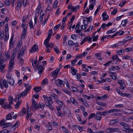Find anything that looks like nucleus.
I'll list each match as a JSON object with an SVG mask.
<instances>
[{
  "label": "nucleus",
  "instance_id": "nucleus-55",
  "mask_svg": "<svg viewBox=\"0 0 133 133\" xmlns=\"http://www.w3.org/2000/svg\"><path fill=\"white\" fill-rule=\"evenodd\" d=\"M22 45V44L20 42H18L16 46V48L18 49H19L21 47Z\"/></svg>",
  "mask_w": 133,
  "mask_h": 133
},
{
  "label": "nucleus",
  "instance_id": "nucleus-50",
  "mask_svg": "<svg viewBox=\"0 0 133 133\" xmlns=\"http://www.w3.org/2000/svg\"><path fill=\"white\" fill-rule=\"evenodd\" d=\"M28 2V0H23V5L24 6H25Z\"/></svg>",
  "mask_w": 133,
  "mask_h": 133
},
{
  "label": "nucleus",
  "instance_id": "nucleus-42",
  "mask_svg": "<svg viewBox=\"0 0 133 133\" xmlns=\"http://www.w3.org/2000/svg\"><path fill=\"white\" fill-rule=\"evenodd\" d=\"M92 4H90L89 6V9L91 10H93L94 8V5H95L96 3L94 4L93 3H91Z\"/></svg>",
  "mask_w": 133,
  "mask_h": 133
},
{
  "label": "nucleus",
  "instance_id": "nucleus-5",
  "mask_svg": "<svg viewBox=\"0 0 133 133\" xmlns=\"http://www.w3.org/2000/svg\"><path fill=\"white\" fill-rule=\"evenodd\" d=\"M118 83L120 85V88L121 89L123 90L125 86V84L123 81L121 80L118 81Z\"/></svg>",
  "mask_w": 133,
  "mask_h": 133
},
{
  "label": "nucleus",
  "instance_id": "nucleus-64",
  "mask_svg": "<svg viewBox=\"0 0 133 133\" xmlns=\"http://www.w3.org/2000/svg\"><path fill=\"white\" fill-rule=\"evenodd\" d=\"M5 4L7 6H9L10 4V1L9 0H6L5 2Z\"/></svg>",
  "mask_w": 133,
  "mask_h": 133
},
{
  "label": "nucleus",
  "instance_id": "nucleus-24",
  "mask_svg": "<svg viewBox=\"0 0 133 133\" xmlns=\"http://www.w3.org/2000/svg\"><path fill=\"white\" fill-rule=\"evenodd\" d=\"M119 124L122 126L124 128V129H125L126 127H127L129 125L128 124L126 123H124V122H121L119 123Z\"/></svg>",
  "mask_w": 133,
  "mask_h": 133
},
{
  "label": "nucleus",
  "instance_id": "nucleus-10",
  "mask_svg": "<svg viewBox=\"0 0 133 133\" xmlns=\"http://www.w3.org/2000/svg\"><path fill=\"white\" fill-rule=\"evenodd\" d=\"M106 12H104L102 14V16L103 17V20L105 21L108 20L109 18V17L108 15H107Z\"/></svg>",
  "mask_w": 133,
  "mask_h": 133
},
{
  "label": "nucleus",
  "instance_id": "nucleus-27",
  "mask_svg": "<svg viewBox=\"0 0 133 133\" xmlns=\"http://www.w3.org/2000/svg\"><path fill=\"white\" fill-rule=\"evenodd\" d=\"M2 83L3 85L6 88H8V85L6 82V81L5 79L3 80Z\"/></svg>",
  "mask_w": 133,
  "mask_h": 133
},
{
  "label": "nucleus",
  "instance_id": "nucleus-38",
  "mask_svg": "<svg viewBox=\"0 0 133 133\" xmlns=\"http://www.w3.org/2000/svg\"><path fill=\"white\" fill-rule=\"evenodd\" d=\"M128 22V20L127 19L125 20H123L121 22V24L122 26H124L126 24H127Z\"/></svg>",
  "mask_w": 133,
  "mask_h": 133
},
{
  "label": "nucleus",
  "instance_id": "nucleus-58",
  "mask_svg": "<svg viewBox=\"0 0 133 133\" xmlns=\"http://www.w3.org/2000/svg\"><path fill=\"white\" fill-rule=\"evenodd\" d=\"M126 2V1H125L124 2L123 1L121 3H119V6L121 7H122L125 4V3Z\"/></svg>",
  "mask_w": 133,
  "mask_h": 133
},
{
  "label": "nucleus",
  "instance_id": "nucleus-33",
  "mask_svg": "<svg viewBox=\"0 0 133 133\" xmlns=\"http://www.w3.org/2000/svg\"><path fill=\"white\" fill-rule=\"evenodd\" d=\"M24 54L21 51L19 53H18L17 54L18 56H17V59H19L21 57H23L24 55Z\"/></svg>",
  "mask_w": 133,
  "mask_h": 133
},
{
  "label": "nucleus",
  "instance_id": "nucleus-57",
  "mask_svg": "<svg viewBox=\"0 0 133 133\" xmlns=\"http://www.w3.org/2000/svg\"><path fill=\"white\" fill-rule=\"evenodd\" d=\"M8 131L6 129H4L0 132V133H8Z\"/></svg>",
  "mask_w": 133,
  "mask_h": 133
},
{
  "label": "nucleus",
  "instance_id": "nucleus-17",
  "mask_svg": "<svg viewBox=\"0 0 133 133\" xmlns=\"http://www.w3.org/2000/svg\"><path fill=\"white\" fill-rule=\"evenodd\" d=\"M43 69V68L42 65H40L38 67V72L39 74H42Z\"/></svg>",
  "mask_w": 133,
  "mask_h": 133
},
{
  "label": "nucleus",
  "instance_id": "nucleus-62",
  "mask_svg": "<svg viewBox=\"0 0 133 133\" xmlns=\"http://www.w3.org/2000/svg\"><path fill=\"white\" fill-rule=\"evenodd\" d=\"M123 105L122 104H119L115 105V107L116 108L122 107H123Z\"/></svg>",
  "mask_w": 133,
  "mask_h": 133
},
{
  "label": "nucleus",
  "instance_id": "nucleus-13",
  "mask_svg": "<svg viewBox=\"0 0 133 133\" xmlns=\"http://www.w3.org/2000/svg\"><path fill=\"white\" fill-rule=\"evenodd\" d=\"M122 42L121 41H119L118 43L116 44H114L113 45H112L111 46V48H114V47H118V46L120 45H121L122 44Z\"/></svg>",
  "mask_w": 133,
  "mask_h": 133
},
{
  "label": "nucleus",
  "instance_id": "nucleus-21",
  "mask_svg": "<svg viewBox=\"0 0 133 133\" xmlns=\"http://www.w3.org/2000/svg\"><path fill=\"white\" fill-rule=\"evenodd\" d=\"M116 28H114L112 29L111 30H108L107 32V34H109L110 33H113L115 32L116 30Z\"/></svg>",
  "mask_w": 133,
  "mask_h": 133
},
{
  "label": "nucleus",
  "instance_id": "nucleus-56",
  "mask_svg": "<svg viewBox=\"0 0 133 133\" xmlns=\"http://www.w3.org/2000/svg\"><path fill=\"white\" fill-rule=\"evenodd\" d=\"M5 120L3 119H2L0 122V124L2 125V126L3 127L4 124H5Z\"/></svg>",
  "mask_w": 133,
  "mask_h": 133
},
{
  "label": "nucleus",
  "instance_id": "nucleus-23",
  "mask_svg": "<svg viewBox=\"0 0 133 133\" xmlns=\"http://www.w3.org/2000/svg\"><path fill=\"white\" fill-rule=\"evenodd\" d=\"M41 89V87H34V90L36 91V94H38V92Z\"/></svg>",
  "mask_w": 133,
  "mask_h": 133
},
{
  "label": "nucleus",
  "instance_id": "nucleus-43",
  "mask_svg": "<svg viewBox=\"0 0 133 133\" xmlns=\"http://www.w3.org/2000/svg\"><path fill=\"white\" fill-rule=\"evenodd\" d=\"M6 118L7 120L11 119L12 118L11 114H8L6 116Z\"/></svg>",
  "mask_w": 133,
  "mask_h": 133
},
{
  "label": "nucleus",
  "instance_id": "nucleus-28",
  "mask_svg": "<svg viewBox=\"0 0 133 133\" xmlns=\"http://www.w3.org/2000/svg\"><path fill=\"white\" fill-rule=\"evenodd\" d=\"M11 125V124L10 123H5L4 124L3 128H4L7 127H10Z\"/></svg>",
  "mask_w": 133,
  "mask_h": 133
},
{
  "label": "nucleus",
  "instance_id": "nucleus-39",
  "mask_svg": "<svg viewBox=\"0 0 133 133\" xmlns=\"http://www.w3.org/2000/svg\"><path fill=\"white\" fill-rule=\"evenodd\" d=\"M50 123H48V124L46 126V127L47 129L49 130H51L52 128L51 126L49 124Z\"/></svg>",
  "mask_w": 133,
  "mask_h": 133
},
{
  "label": "nucleus",
  "instance_id": "nucleus-46",
  "mask_svg": "<svg viewBox=\"0 0 133 133\" xmlns=\"http://www.w3.org/2000/svg\"><path fill=\"white\" fill-rule=\"evenodd\" d=\"M97 103L98 105H99L102 106H105L106 105L105 103H103L99 101H98L97 102Z\"/></svg>",
  "mask_w": 133,
  "mask_h": 133
},
{
  "label": "nucleus",
  "instance_id": "nucleus-49",
  "mask_svg": "<svg viewBox=\"0 0 133 133\" xmlns=\"http://www.w3.org/2000/svg\"><path fill=\"white\" fill-rule=\"evenodd\" d=\"M60 26V24H58L57 25H56L54 28V30L55 31H56L58 28Z\"/></svg>",
  "mask_w": 133,
  "mask_h": 133
},
{
  "label": "nucleus",
  "instance_id": "nucleus-16",
  "mask_svg": "<svg viewBox=\"0 0 133 133\" xmlns=\"http://www.w3.org/2000/svg\"><path fill=\"white\" fill-rule=\"evenodd\" d=\"M17 50L16 49L13 50L12 54L11 55V58L14 59L15 56H16V52Z\"/></svg>",
  "mask_w": 133,
  "mask_h": 133
},
{
  "label": "nucleus",
  "instance_id": "nucleus-8",
  "mask_svg": "<svg viewBox=\"0 0 133 133\" xmlns=\"http://www.w3.org/2000/svg\"><path fill=\"white\" fill-rule=\"evenodd\" d=\"M38 46L37 44H34L31 48L30 52L31 53L35 52L38 50Z\"/></svg>",
  "mask_w": 133,
  "mask_h": 133
},
{
  "label": "nucleus",
  "instance_id": "nucleus-7",
  "mask_svg": "<svg viewBox=\"0 0 133 133\" xmlns=\"http://www.w3.org/2000/svg\"><path fill=\"white\" fill-rule=\"evenodd\" d=\"M14 59H13L11 58V59L9 62V70H12V66H14Z\"/></svg>",
  "mask_w": 133,
  "mask_h": 133
},
{
  "label": "nucleus",
  "instance_id": "nucleus-54",
  "mask_svg": "<svg viewBox=\"0 0 133 133\" xmlns=\"http://www.w3.org/2000/svg\"><path fill=\"white\" fill-rule=\"evenodd\" d=\"M52 98L51 97H48L47 99V100L48 101V102H51V103H53V102L52 101L51 99Z\"/></svg>",
  "mask_w": 133,
  "mask_h": 133
},
{
  "label": "nucleus",
  "instance_id": "nucleus-48",
  "mask_svg": "<svg viewBox=\"0 0 133 133\" xmlns=\"http://www.w3.org/2000/svg\"><path fill=\"white\" fill-rule=\"evenodd\" d=\"M117 12V10L115 9L114 10L111 12V14L113 15H115Z\"/></svg>",
  "mask_w": 133,
  "mask_h": 133
},
{
  "label": "nucleus",
  "instance_id": "nucleus-29",
  "mask_svg": "<svg viewBox=\"0 0 133 133\" xmlns=\"http://www.w3.org/2000/svg\"><path fill=\"white\" fill-rule=\"evenodd\" d=\"M56 102L59 105H60L61 107H62L63 105V103L62 101L58 99H56Z\"/></svg>",
  "mask_w": 133,
  "mask_h": 133
},
{
  "label": "nucleus",
  "instance_id": "nucleus-1",
  "mask_svg": "<svg viewBox=\"0 0 133 133\" xmlns=\"http://www.w3.org/2000/svg\"><path fill=\"white\" fill-rule=\"evenodd\" d=\"M2 98L0 99V104L1 105H2V107L5 109H11L12 107L11 105H8L7 103H4L5 100Z\"/></svg>",
  "mask_w": 133,
  "mask_h": 133
},
{
  "label": "nucleus",
  "instance_id": "nucleus-12",
  "mask_svg": "<svg viewBox=\"0 0 133 133\" xmlns=\"http://www.w3.org/2000/svg\"><path fill=\"white\" fill-rule=\"evenodd\" d=\"M26 105L27 110V115L26 116V119L28 120V119L30 115V110H29V104H26Z\"/></svg>",
  "mask_w": 133,
  "mask_h": 133
},
{
  "label": "nucleus",
  "instance_id": "nucleus-61",
  "mask_svg": "<svg viewBox=\"0 0 133 133\" xmlns=\"http://www.w3.org/2000/svg\"><path fill=\"white\" fill-rule=\"evenodd\" d=\"M26 112V109L25 108H23L21 112L22 113V115H24L25 114Z\"/></svg>",
  "mask_w": 133,
  "mask_h": 133
},
{
  "label": "nucleus",
  "instance_id": "nucleus-45",
  "mask_svg": "<svg viewBox=\"0 0 133 133\" xmlns=\"http://www.w3.org/2000/svg\"><path fill=\"white\" fill-rule=\"evenodd\" d=\"M62 91L64 93L67 94L69 95H71V93L69 91H68L65 89H63V90Z\"/></svg>",
  "mask_w": 133,
  "mask_h": 133
},
{
  "label": "nucleus",
  "instance_id": "nucleus-2",
  "mask_svg": "<svg viewBox=\"0 0 133 133\" xmlns=\"http://www.w3.org/2000/svg\"><path fill=\"white\" fill-rule=\"evenodd\" d=\"M2 56V53L0 52V70L2 71L5 66V64L3 65L5 62V61L3 59H1Z\"/></svg>",
  "mask_w": 133,
  "mask_h": 133
},
{
  "label": "nucleus",
  "instance_id": "nucleus-63",
  "mask_svg": "<svg viewBox=\"0 0 133 133\" xmlns=\"http://www.w3.org/2000/svg\"><path fill=\"white\" fill-rule=\"evenodd\" d=\"M6 76L7 78L10 79L11 76V74L10 73H8L6 74Z\"/></svg>",
  "mask_w": 133,
  "mask_h": 133
},
{
  "label": "nucleus",
  "instance_id": "nucleus-22",
  "mask_svg": "<svg viewBox=\"0 0 133 133\" xmlns=\"http://www.w3.org/2000/svg\"><path fill=\"white\" fill-rule=\"evenodd\" d=\"M120 69V68L118 66H112L109 68L110 70H113L114 69L118 70Z\"/></svg>",
  "mask_w": 133,
  "mask_h": 133
},
{
  "label": "nucleus",
  "instance_id": "nucleus-34",
  "mask_svg": "<svg viewBox=\"0 0 133 133\" xmlns=\"http://www.w3.org/2000/svg\"><path fill=\"white\" fill-rule=\"evenodd\" d=\"M26 31H26L25 30H23L21 36V37L22 38H24L26 34Z\"/></svg>",
  "mask_w": 133,
  "mask_h": 133
},
{
  "label": "nucleus",
  "instance_id": "nucleus-40",
  "mask_svg": "<svg viewBox=\"0 0 133 133\" xmlns=\"http://www.w3.org/2000/svg\"><path fill=\"white\" fill-rule=\"evenodd\" d=\"M42 82L44 85L47 84H48V79L46 78H45L43 80Z\"/></svg>",
  "mask_w": 133,
  "mask_h": 133
},
{
  "label": "nucleus",
  "instance_id": "nucleus-59",
  "mask_svg": "<svg viewBox=\"0 0 133 133\" xmlns=\"http://www.w3.org/2000/svg\"><path fill=\"white\" fill-rule=\"evenodd\" d=\"M113 128H111L107 129V132H113Z\"/></svg>",
  "mask_w": 133,
  "mask_h": 133
},
{
  "label": "nucleus",
  "instance_id": "nucleus-32",
  "mask_svg": "<svg viewBox=\"0 0 133 133\" xmlns=\"http://www.w3.org/2000/svg\"><path fill=\"white\" fill-rule=\"evenodd\" d=\"M14 34L12 33V34L11 36V38L10 39V42H9V43L10 44H12V45H14V44L12 43V41L13 39V38L14 37Z\"/></svg>",
  "mask_w": 133,
  "mask_h": 133
},
{
  "label": "nucleus",
  "instance_id": "nucleus-60",
  "mask_svg": "<svg viewBox=\"0 0 133 133\" xmlns=\"http://www.w3.org/2000/svg\"><path fill=\"white\" fill-rule=\"evenodd\" d=\"M126 52H128L129 51L132 50V48H127L125 49Z\"/></svg>",
  "mask_w": 133,
  "mask_h": 133
},
{
  "label": "nucleus",
  "instance_id": "nucleus-31",
  "mask_svg": "<svg viewBox=\"0 0 133 133\" xmlns=\"http://www.w3.org/2000/svg\"><path fill=\"white\" fill-rule=\"evenodd\" d=\"M44 104L42 103L39 104L38 105V107H39V108H40L42 110L44 109Z\"/></svg>",
  "mask_w": 133,
  "mask_h": 133
},
{
  "label": "nucleus",
  "instance_id": "nucleus-18",
  "mask_svg": "<svg viewBox=\"0 0 133 133\" xmlns=\"http://www.w3.org/2000/svg\"><path fill=\"white\" fill-rule=\"evenodd\" d=\"M13 97L12 96H9V97L8 98V101L9 102V104H8V105H11V104H13Z\"/></svg>",
  "mask_w": 133,
  "mask_h": 133
},
{
  "label": "nucleus",
  "instance_id": "nucleus-20",
  "mask_svg": "<svg viewBox=\"0 0 133 133\" xmlns=\"http://www.w3.org/2000/svg\"><path fill=\"white\" fill-rule=\"evenodd\" d=\"M7 82L9 84L12 85L14 84V81L13 78L8 79L7 80Z\"/></svg>",
  "mask_w": 133,
  "mask_h": 133
},
{
  "label": "nucleus",
  "instance_id": "nucleus-35",
  "mask_svg": "<svg viewBox=\"0 0 133 133\" xmlns=\"http://www.w3.org/2000/svg\"><path fill=\"white\" fill-rule=\"evenodd\" d=\"M27 92H27L24 90V91H23L21 93V95L22 96V97H23L24 96H26Z\"/></svg>",
  "mask_w": 133,
  "mask_h": 133
},
{
  "label": "nucleus",
  "instance_id": "nucleus-44",
  "mask_svg": "<svg viewBox=\"0 0 133 133\" xmlns=\"http://www.w3.org/2000/svg\"><path fill=\"white\" fill-rule=\"evenodd\" d=\"M124 50L123 49H121L120 50H118L117 51L118 53V54L119 55H121L122 54L123 52H124Z\"/></svg>",
  "mask_w": 133,
  "mask_h": 133
},
{
  "label": "nucleus",
  "instance_id": "nucleus-6",
  "mask_svg": "<svg viewBox=\"0 0 133 133\" xmlns=\"http://www.w3.org/2000/svg\"><path fill=\"white\" fill-rule=\"evenodd\" d=\"M24 86L26 88L24 90L28 92L30 90L31 88V85L29 83L28 84L24 83Z\"/></svg>",
  "mask_w": 133,
  "mask_h": 133
},
{
  "label": "nucleus",
  "instance_id": "nucleus-36",
  "mask_svg": "<svg viewBox=\"0 0 133 133\" xmlns=\"http://www.w3.org/2000/svg\"><path fill=\"white\" fill-rule=\"evenodd\" d=\"M68 44L70 46H72L74 45V43L72 41L69 40L68 41Z\"/></svg>",
  "mask_w": 133,
  "mask_h": 133
},
{
  "label": "nucleus",
  "instance_id": "nucleus-25",
  "mask_svg": "<svg viewBox=\"0 0 133 133\" xmlns=\"http://www.w3.org/2000/svg\"><path fill=\"white\" fill-rule=\"evenodd\" d=\"M96 119L97 120H101L102 119V116L98 112L96 113Z\"/></svg>",
  "mask_w": 133,
  "mask_h": 133
},
{
  "label": "nucleus",
  "instance_id": "nucleus-3",
  "mask_svg": "<svg viewBox=\"0 0 133 133\" xmlns=\"http://www.w3.org/2000/svg\"><path fill=\"white\" fill-rule=\"evenodd\" d=\"M62 67V66H61V68L59 67L53 71L52 73V76H53L54 78H56L58 75V72Z\"/></svg>",
  "mask_w": 133,
  "mask_h": 133
},
{
  "label": "nucleus",
  "instance_id": "nucleus-26",
  "mask_svg": "<svg viewBox=\"0 0 133 133\" xmlns=\"http://www.w3.org/2000/svg\"><path fill=\"white\" fill-rule=\"evenodd\" d=\"M110 113L111 112H120L121 110L119 109H113L110 110H109Z\"/></svg>",
  "mask_w": 133,
  "mask_h": 133
},
{
  "label": "nucleus",
  "instance_id": "nucleus-4",
  "mask_svg": "<svg viewBox=\"0 0 133 133\" xmlns=\"http://www.w3.org/2000/svg\"><path fill=\"white\" fill-rule=\"evenodd\" d=\"M55 83L58 86L61 87V85H65L64 82L62 80L58 79V80H55Z\"/></svg>",
  "mask_w": 133,
  "mask_h": 133
},
{
  "label": "nucleus",
  "instance_id": "nucleus-52",
  "mask_svg": "<svg viewBox=\"0 0 133 133\" xmlns=\"http://www.w3.org/2000/svg\"><path fill=\"white\" fill-rule=\"evenodd\" d=\"M109 111L106 110L105 112H103V114L102 115L104 116H106L107 115V114H109Z\"/></svg>",
  "mask_w": 133,
  "mask_h": 133
},
{
  "label": "nucleus",
  "instance_id": "nucleus-47",
  "mask_svg": "<svg viewBox=\"0 0 133 133\" xmlns=\"http://www.w3.org/2000/svg\"><path fill=\"white\" fill-rule=\"evenodd\" d=\"M96 115V114L95 113H91L89 116V117H88V119H91V118L93 117L94 116H95Z\"/></svg>",
  "mask_w": 133,
  "mask_h": 133
},
{
  "label": "nucleus",
  "instance_id": "nucleus-9",
  "mask_svg": "<svg viewBox=\"0 0 133 133\" xmlns=\"http://www.w3.org/2000/svg\"><path fill=\"white\" fill-rule=\"evenodd\" d=\"M32 105L31 107L32 109H38L39 107H38V105L37 103L35 100H33L32 101Z\"/></svg>",
  "mask_w": 133,
  "mask_h": 133
},
{
  "label": "nucleus",
  "instance_id": "nucleus-19",
  "mask_svg": "<svg viewBox=\"0 0 133 133\" xmlns=\"http://www.w3.org/2000/svg\"><path fill=\"white\" fill-rule=\"evenodd\" d=\"M22 0H19L18 1V2L17 5V6L16 7V9L17 10H18V8H20L22 6Z\"/></svg>",
  "mask_w": 133,
  "mask_h": 133
},
{
  "label": "nucleus",
  "instance_id": "nucleus-41",
  "mask_svg": "<svg viewBox=\"0 0 133 133\" xmlns=\"http://www.w3.org/2000/svg\"><path fill=\"white\" fill-rule=\"evenodd\" d=\"M77 58H75V59L72 60L71 61V62L72 64V66H74L75 64L77 62Z\"/></svg>",
  "mask_w": 133,
  "mask_h": 133
},
{
  "label": "nucleus",
  "instance_id": "nucleus-37",
  "mask_svg": "<svg viewBox=\"0 0 133 133\" xmlns=\"http://www.w3.org/2000/svg\"><path fill=\"white\" fill-rule=\"evenodd\" d=\"M54 49V51L57 54H58L60 52L59 49L57 46H55Z\"/></svg>",
  "mask_w": 133,
  "mask_h": 133
},
{
  "label": "nucleus",
  "instance_id": "nucleus-11",
  "mask_svg": "<svg viewBox=\"0 0 133 133\" xmlns=\"http://www.w3.org/2000/svg\"><path fill=\"white\" fill-rule=\"evenodd\" d=\"M127 127L124 129L125 130H123V131H125L126 132H133V130L130 128V125H129Z\"/></svg>",
  "mask_w": 133,
  "mask_h": 133
},
{
  "label": "nucleus",
  "instance_id": "nucleus-14",
  "mask_svg": "<svg viewBox=\"0 0 133 133\" xmlns=\"http://www.w3.org/2000/svg\"><path fill=\"white\" fill-rule=\"evenodd\" d=\"M132 38V37L130 36H128L127 37H126L124 39V40H125V41H121L122 42H122V44L126 43L127 41L129 40H130Z\"/></svg>",
  "mask_w": 133,
  "mask_h": 133
},
{
  "label": "nucleus",
  "instance_id": "nucleus-53",
  "mask_svg": "<svg viewBox=\"0 0 133 133\" xmlns=\"http://www.w3.org/2000/svg\"><path fill=\"white\" fill-rule=\"evenodd\" d=\"M29 27L30 28H33V23H32V20H30V22H29Z\"/></svg>",
  "mask_w": 133,
  "mask_h": 133
},
{
  "label": "nucleus",
  "instance_id": "nucleus-51",
  "mask_svg": "<svg viewBox=\"0 0 133 133\" xmlns=\"http://www.w3.org/2000/svg\"><path fill=\"white\" fill-rule=\"evenodd\" d=\"M5 38L4 39V40L5 41H7L9 38V34H5Z\"/></svg>",
  "mask_w": 133,
  "mask_h": 133
},
{
  "label": "nucleus",
  "instance_id": "nucleus-30",
  "mask_svg": "<svg viewBox=\"0 0 133 133\" xmlns=\"http://www.w3.org/2000/svg\"><path fill=\"white\" fill-rule=\"evenodd\" d=\"M19 124V121H17L16 122L15 124L12 126L11 128L13 129L14 128L15 129L18 126Z\"/></svg>",
  "mask_w": 133,
  "mask_h": 133
},
{
  "label": "nucleus",
  "instance_id": "nucleus-15",
  "mask_svg": "<svg viewBox=\"0 0 133 133\" xmlns=\"http://www.w3.org/2000/svg\"><path fill=\"white\" fill-rule=\"evenodd\" d=\"M71 72L73 75H75L77 71V70L75 69L73 67H72L71 68Z\"/></svg>",
  "mask_w": 133,
  "mask_h": 133
}]
</instances>
